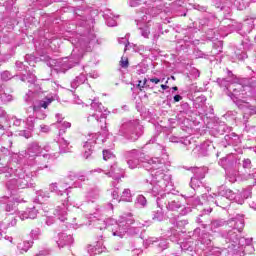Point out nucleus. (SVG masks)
Segmentation results:
<instances>
[{"mask_svg":"<svg viewBox=\"0 0 256 256\" xmlns=\"http://www.w3.org/2000/svg\"><path fill=\"white\" fill-rule=\"evenodd\" d=\"M144 163V167L151 171L152 175L150 183H147L146 187H148V191L154 197H157V195H161V193L167 190L171 183V176L165 173V163L159 158L145 159Z\"/></svg>","mask_w":256,"mask_h":256,"instance_id":"1","label":"nucleus"},{"mask_svg":"<svg viewBox=\"0 0 256 256\" xmlns=\"http://www.w3.org/2000/svg\"><path fill=\"white\" fill-rule=\"evenodd\" d=\"M94 225L102 231V229H107V225H113L112 233L114 237H120L123 239L126 235H135L137 231H134L135 227H130L133 223L131 218L122 217L118 222L113 219L105 220H93Z\"/></svg>","mask_w":256,"mask_h":256,"instance_id":"2","label":"nucleus"},{"mask_svg":"<svg viewBox=\"0 0 256 256\" xmlns=\"http://www.w3.org/2000/svg\"><path fill=\"white\" fill-rule=\"evenodd\" d=\"M92 112L90 116H88V123H96L98 127H101L102 131L107 129V116L109 115V111L105 109L103 104L99 102L93 101L91 104Z\"/></svg>","mask_w":256,"mask_h":256,"instance_id":"3","label":"nucleus"},{"mask_svg":"<svg viewBox=\"0 0 256 256\" xmlns=\"http://www.w3.org/2000/svg\"><path fill=\"white\" fill-rule=\"evenodd\" d=\"M136 22L142 37L149 39V35H151V31L149 30V27H151L149 24L151 23V15H148L147 12H138Z\"/></svg>","mask_w":256,"mask_h":256,"instance_id":"4","label":"nucleus"},{"mask_svg":"<svg viewBox=\"0 0 256 256\" xmlns=\"http://www.w3.org/2000/svg\"><path fill=\"white\" fill-rule=\"evenodd\" d=\"M53 103V98H45L44 100H40L38 102H35L33 111L37 117V119H45L47 115L41 111V109H47L49 105Z\"/></svg>","mask_w":256,"mask_h":256,"instance_id":"5","label":"nucleus"},{"mask_svg":"<svg viewBox=\"0 0 256 256\" xmlns=\"http://www.w3.org/2000/svg\"><path fill=\"white\" fill-rule=\"evenodd\" d=\"M220 195L221 196H218L217 200L215 201V204L219 205L220 203V207L223 208H225V205H223L222 203H225V201H233L237 199L235 193H233V191L230 189L223 190L222 192H220Z\"/></svg>","mask_w":256,"mask_h":256,"instance_id":"6","label":"nucleus"},{"mask_svg":"<svg viewBox=\"0 0 256 256\" xmlns=\"http://www.w3.org/2000/svg\"><path fill=\"white\" fill-rule=\"evenodd\" d=\"M99 135L98 134H88L87 136V140L84 143V149L85 150V157L86 159H88V157L91 155V147H93V145H95V143H97V139H98Z\"/></svg>","mask_w":256,"mask_h":256,"instance_id":"7","label":"nucleus"},{"mask_svg":"<svg viewBox=\"0 0 256 256\" xmlns=\"http://www.w3.org/2000/svg\"><path fill=\"white\" fill-rule=\"evenodd\" d=\"M7 187L8 189H15L16 187L18 189H27V187H29V183L25 178H17V179L10 180L7 183Z\"/></svg>","mask_w":256,"mask_h":256,"instance_id":"8","label":"nucleus"},{"mask_svg":"<svg viewBox=\"0 0 256 256\" xmlns=\"http://www.w3.org/2000/svg\"><path fill=\"white\" fill-rule=\"evenodd\" d=\"M59 239L56 241L58 247L63 248L73 245V236L61 233L58 235Z\"/></svg>","mask_w":256,"mask_h":256,"instance_id":"9","label":"nucleus"},{"mask_svg":"<svg viewBox=\"0 0 256 256\" xmlns=\"http://www.w3.org/2000/svg\"><path fill=\"white\" fill-rule=\"evenodd\" d=\"M107 175H109V177H113L115 181H119V179L123 177L124 171L123 169L119 168L117 164H114L113 166H111V169L107 173Z\"/></svg>","mask_w":256,"mask_h":256,"instance_id":"10","label":"nucleus"},{"mask_svg":"<svg viewBox=\"0 0 256 256\" xmlns=\"http://www.w3.org/2000/svg\"><path fill=\"white\" fill-rule=\"evenodd\" d=\"M37 210L35 208H28L23 212L19 213V218L21 221H25V219H36Z\"/></svg>","mask_w":256,"mask_h":256,"instance_id":"11","label":"nucleus"},{"mask_svg":"<svg viewBox=\"0 0 256 256\" xmlns=\"http://www.w3.org/2000/svg\"><path fill=\"white\" fill-rule=\"evenodd\" d=\"M54 215H56V217H58L60 221H67V205L63 203L62 207L59 206L56 209V212L54 213Z\"/></svg>","mask_w":256,"mask_h":256,"instance_id":"12","label":"nucleus"},{"mask_svg":"<svg viewBox=\"0 0 256 256\" xmlns=\"http://www.w3.org/2000/svg\"><path fill=\"white\" fill-rule=\"evenodd\" d=\"M43 153V148L39 146L37 143H33L29 148H28V155L30 157H35L37 155H41Z\"/></svg>","mask_w":256,"mask_h":256,"instance_id":"13","label":"nucleus"},{"mask_svg":"<svg viewBox=\"0 0 256 256\" xmlns=\"http://www.w3.org/2000/svg\"><path fill=\"white\" fill-rule=\"evenodd\" d=\"M88 251L90 253H94V255L103 253V251H105V247L103 246V241H98L95 246L90 245L88 247Z\"/></svg>","mask_w":256,"mask_h":256,"instance_id":"14","label":"nucleus"},{"mask_svg":"<svg viewBox=\"0 0 256 256\" xmlns=\"http://www.w3.org/2000/svg\"><path fill=\"white\" fill-rule=\"evenodd\" d=\"M86 81H87V76L85 74H80L71 82V87L72 89H77L79 85H83V83H85Z\"/></svg>","mask_w":256,"mask_h":256,"instance_id":"15","label":"nucleus"},{"mask_svg":"<svg viewBox=\"0 0 256 256\" xmlns=\"http://www.w3.org/2000/svg\"><path fill=\"white\" fill-rule=\"evenodd\" d=\"M227 83L226 79H223L221 81V85H224L228 91H233V93L231 94L234 97H237V89H241V85L240 84H232L231 86H227L225 85Z\"/></svg>","mask_w":256,"mask_h":256,"instance_id":"16","label":"nucleus"},{"mask_svg":"<svg viewBox=\"0 0 256 256\" xmlns=\"http://www.w3.org/2000/svg\"><path fill=\"white\" fill-rule=\"evenodd\" d=\"M168 211H177L178 209H181L182 205L179 200H171L166 205Z\"/></svg>","mask_w":256,"mask_h":256,"instance_id":"17","label":"nucleus"},{"mask_svg":"<svg viewBox=\"0 0 256 256\" xmlns=\"http://www.w3.org/2000/svg\"><path fill=\"white\" fill-rule=\"evenodd\" d=\"M58 143H59L61 153H69V151H70L69 142H67V140H65V138H60L58 140Z\"/></svg>","mask_w":256,"mask_h":256,"instance_id":"18","label":"nucleus"},{"mask_svg":"<svg viewBox=\"0 0 256 256\" xmlns=\"http://www.w3.org/2000/svg\"><path fill=\"white\" fill-rule=\"evenodd\" d=\"M32 246L33 242L24 241L22 243H19L17 247L20 250V253H27V250L31 249Z\"/></svg>","mask_w":256,"mask_h":256,"instance_id":"19","label":"nucleus"},{"mask_svg":"<svg viewBox=\"0 0 256 256\" xmlns=\"http://www.w3.org/2000/svg\"><path fill=\"white\" fill-rule=\"evenodd\" d=\"M121 201H126L128 203H131V201H133V195L131 194V190L124 189L121 195Z\"/></svg>","mask_w":256,"mask_h":256,"instance_id":"20","label":"nucleus"},{"mask_svg":"<svg viewBox=\"0 0 256 256\" xmlns=\"http://www.w3.org/2000/svg\"><path fill=\"white\" fill-rule=\"evenodd\" d=\"M153 219H156V221H163V208L158 207V209L154 211Z\"/></svg>","mask_w":256,"mask_h":256,"instance_id":"21","label":"nucleus"},{"mask_svg":"<svg viewBox=\"0 0 256 256\" xmlns=\"http://www.w3.org/2000/svg\"><path fill=\"white\" fill-rule=\"evenodd\" d=\"M103 159L104 161H109V159H115V154L111 152V150H104L103 151Z\"/></svg>","mask_w":256,"mask_h":256,"instance_id":"22","label":"nucleus"},{"mask_svg":"<svg viewBox=\"0 0 256 256\" xmlns=\"http://www.w3.org/2000/svg\"><path fill=\"white\" fill-rule=\"evenodd\" d=\"M136 205L145 207L147 205V199L145 198V196H143V195L138 196Z\"/></svg>","mask_w":256,"mask_h":256,"instance_id":"23","label":"nucleus"},{"mask_svg":"<svg viewBox=\"0 0 256 256\" xmlns=\"http://www.w3.org/2000/svg\"><path fill=\"white\" fill-rule=\"evenodd\" d=\"M243 227H245V222L243 219L237 220L235 222V229H237L238 233H241L243 231Z\"/></svg>","mask_w":256,"mask_h":256,"instance_id":"24","label":"nucleus"},{"mask_svg":"<svg viewBox=\"0 0 256 256\" xmlns=\"http://www.w3.org/2000/svg\"><path fill=\"white\" fill-rule=\"evenodd\" d=\"M127 163L130 169H135L139 165V160L137 158L129 159Z\"/></svg>","mask_w":256,"mask_h":256,"instance_id":"25","label":"nucleus"},{"mask_svg":"<svg viewBox=\"0 0 256 256\" xmlns=\"http://www.w3.org/2000/svg\"><path fill=\"white\" fill-rule=\"evenodd\" d=\"M155 27H156V30L152 33H153L154 40H157L159 39V35L161 33V25L157 24Z\"/></svg>","mask_w":256,"mask_h":256,"instance_id":"26","label":"nucleus"},{"mask_svg":"<svg viewBox=\"0 0 256 256\" xmlns=\"http://www.w3.org/2000/svg\"><path fill=\"white\" fill-rule=\"evenodd\" d=\"M5 209L8 213H11V211L15 210V203L14 202H8Z\"/></svg>","mask_w":256,"mask_h":256,"instance_id":"27","label":"nucleus"},{"mask_svg":"<svg viewBox=\"0 0 256 256\" xmlns=\"http://www.w3.org/2000/svg\"><path fill=\"white\" fill-rule=\"evenodd\" d=\"M141 3H143V0H129L130 7H138Z\"/></svg>","mask_w":256,"mask_h":256,"instance_id":"28","label":"nucleus"},{"mask_svg":"<svg viewBox=\"0 0 256 256\" xmlns=\"http://www.w3.org/2000/svg\"><path fill=\"white\" fill-rule=\"evenodd\" d=\"M39 235H41V231L39 229H34L31 231L32 239H39Z\"/></svg>","mask_w":256,"mask_h":256,"instance_id":"29","label":"nucleus"},{"mask_svg":"<svg viewBox=\"0 0 256 256\" xmlns=\"http://www.w3.org/2000/svg\"><path fill=\"white\" fill-rule=\"evenodd\" d=\"M229 237H230V241H233V243L239 242V237H237V234L230 232Z\"/></svg>","mask_w":256,"mask_h":256,"instance_id":"30","label":"nucleus"},{"mask_svg":"<svg viewBox=\"0 0 256 256\" xmlns=\"http://www.w3.org/2000/svg\"><path fill=\"white\" fill-rule=\"evenodd\" d=\"M120 45H125L124 51H127V45H129V40L127 38H120L119 40Z\"/></svg>","mask_w":256,"mask_h":256,"instance_id":"31","label":"nucleus"},{"mask_svg":"<svg viewBox=\"0 0 256 256\" xmlns=\"http://www.w3.org/2000/svg\"><path fill=\"white\" fill-rule=\"evenodd\" d=\"M227 163H229V158H222L219 161V165L225 169L227 167Z\"/></svg>","mask_w":256,"mask_h":256,"instance_id":"32","label":"nucleus"},{"mask_svg":"<svg viewBox=\"0 0 256 256\" xmlns=\"http://www.w3.org/2000/svg\"><path fill=\"white\" fill-rule=\"evenodd\" d=\"M120 65H121V67H123V68L129 67V60H127V58H123V57H122V59H121V61H120Z\"/></svg>","mask_w":256,"mask_h":256,"instance_id":"33","label":"nucleus"},{"mask_svg":"<svg viewBox=\"0 0 256 256\" xmlns=\"http://www.w3.org/2000/svg\"><path fill=\"white\" fill-rule=\"evenodd\" d=\"M34 121H35V119L33 117L27 118L26 123H27L29 129H33Z\"/></svg>","mask_w":256,"mask_h":256,"instance_id":"34","label":"nucleus"},{"mask_svg":"<svg viewBox=\"0 0 256 256\" xmlns=\"http://www.w3.org/2000/svg\"><path fill=\"white\" fill-rule=\"evenodd\" d=\"M243 168H244V169H249V168H251V160H250V159H244V160H243Z\"/></svg>","mask_w":256,"mask_h":256,"instance_id":"35","label":"nucleus"},{"mask_svg":"<svg viewBox=\"0 0 256 256\" xmlns=\"http://www.w3.org/2000/svg\"><path fill=\"white\" fill-rule=\"evenodd\" d=\"M111 195L113 199H119V188H114Z\"/></svg>","mask_w":256,"mask_h":256,"instance_id":"36","label":"nucleus"},{"mask_svg":"<svg viewBox=\"0 0 256 256\" xmlns=\"http://www.w3.org/2000/svg\"><path fill=\"white\" fill-rule=\"evenodd\" d=\"M69 185H71V179L66 178L65 185H60V189H67V187H69Z\"/></svg>","mask_w":256,"mask_h":256,"instance_id":"37","label":"nucleus"},{"mask_svg":"<svg viewBox=\"0 0 256 256\" xmlns=\"http://www.w3.org/2000/svg\"><path fill=\"white\" fill-rule=\"evenodd\" d=\"M71 67H73V65H67L66 62H64V64H62V68H61V71L62 73H65V71H67V69H71Z\"/></svg>","mask_w":256,"mask_h":256,"instance_id":"38","label":"nucleus"},{"mask_svg":"<svg viewBox=\"0 0 256 256\" xmlns=\"http://www.w3.org/2000/svg\"><path fill=\"white\" fill-rule=\"evenodd\" d=\"M20 135H22V137H25L26 139H29V137H31V131H22Z\"/></svg>","mask_w":256,"mask_h":256,"instance_id":"39","label":"nucleus"},{"mask_svg":"<svg viewBox=\"0 0 256 256\" xmlns=\"http://www.w3.org/2000/svg\"><path fill=\"white\" fill-rule=\"evenodd\" d=\"M142 132L139 134H131L130 139L131 141H137L139 139V136L141 135Z\"/></svg>","mask_w":256,"mask_h":256,"instance_id":"40","label":"nucleus"},{"mask_svg":"<svg viewBox=\"0 0 256 256\" xmlns=\"http://www.w3.org/2000/svg\"><path fill=\"white\" fill-rule=\"evenodd\" d=\"M192 75L194 76V79H197L200 75L199 70H197L195 68L192 69Z\"/></svg>","mask_w":256,"mask_h":256,"instance_id":"41","label":"nucleus"},{"mask_svg":"<svg viewBox=\"0 0 256 256\" xmlns=\"http://www.w3.org/2000/svg\"><path fill=\"white\" fill-rule=\"evenodd\" d=\"M39 196L42 198L49 199V193H47V192L40 191Z\"/></svg>","mask_w":256,"mask_h":256,"instance_id":"42","label":"nucleus"},{"mask_svg":"<svg viewBox=\"0 0 256 256\" xmlns=\"http://www.w3.org/2000/svg\"><path fill=\"white\" fill-rule=\"evenodd\" d=\"M40 128L42 133H48L49 131V126L41 125Z\"/></svg>","mask_w":256,"mask_h":256,"instance_id":"43","label":"nucleus"},{"mask_svg":"<svg viewBox=\"0 0 256 256\" xmlns=\"http://www.w3.org/2000/svg\"><path fill=\"white\" fill-rule=\"evenodd\" d=\"M150 83H154L155 85H159V83H161V80L159 78H151Z\"/></svg>","mask_w":256,"mask_h":256,"instance_id":"44","label":"nucleus"},{"mask_svg":"<svg viewBox=\"0 0 256 256\" xmlns=\"http://www.w3.org/2000/svg\"><path fill=\"white\" fill-rule=\"evenodd\" d=\"M50 191L53 193V191H57V183H52L49 186Z\"/></svg>","mask_w":256,"mask_h":256,"instance_id":"45","label":"nucleus"},{"mask_svg":"<svg viewBox=\"0 0 256 256\" xmlns=\"http://www.w3.org/2000/svg\"><path fill=\"white\" fill-rule=\"evenodd\" d=\"M63 129H69L71 128V122H63L62 123Z\"/></svg>","mask_w":256,"mask_h":256,"instance_id":"46","label":"nucleus"},{"mask_svg":"<svg viewBox=\"0 0 256 256\" xmlns=\"http://www.w3.org/2000/svg\"><path fill=\"white\" fill-rule=\"evenodd\" d=\"M107 25H108V27H115V25H117V23L113 20H107Z\"/></svg>","mask_w":256,"mask_h":256,"instance_id":"47","label":"nucleus"},{"mask_svg":"<svg viewBox=\"0 0 256 256\" xmlns=\"http://www.w3.org/2000/svg\"><path fill=\"white\" fill-rule=\"evenodd\" d=\"M182 99H183V97L181 95H175L174 96L175 103H179V101H181Z\"/></svg>","mask_w":256,"mask_h":256,"instance_id":"48","label":"nucleus"},{"mask_svg":"<svg viewBox=\"0 0 256 256\" xmlns=\"http://www.w3.org/2000/svg\"><path fill=\"white\" fill-rule=\"evenodd\" d=\"M142 3L145 5H151V3H155V0H142Z\"/></svg>","mask_w":256,"mask_h":256,"instance_id":"49","label":"nucleus"},{"mask_svg":"<svg viewBox=\"0 0 256 256\" xmlns=\"http://www.w3.org/2000/svg\"><path fill=\"white\" fill-rule=\"evenodd\" d=\"M145 85H147V79H144L143 83L141 81L138 83V87H145Z\"/></svg>","mask_w":256,"mask_h":256,"instance_id":"50","label":"nucleus"},{"mask_svg":"<svg viewBox=\"0 0 256 256\" xmlns=\"http://www.w3.org/2000/svg\"><path fill=\"white\" fill-rule=\"evenodd\" d=\"M9 72H4V73H2V79H4V80H7V79H9Z\"/></svg>","mask_w":256,"mask_h":256,"instance_id":"51","label":"nucleus"},{"mask_svg":"<svg viewBox=\"0 0 256 256\" xmlns=\"http://www.w3.org/2000/svg\"><path fill=\"white\" fill-rule=\"evenodd\" d=\"M195 183H199V180L197 178H191V187H193Z\"/></svg>","mask_w":256,"mask_h":256,"instance_id":"52","label":"nucleus"},{"mask_svg":"<svg viewBox=\"0 0 256 256\" xmlns=\"http://www.w3.org/2000/svg\"><path fill=\"white\" fill-rule=\"evenodd\" d=\"M250 207L256 211V200L250 203Z\"/></svg>","mask_w":256,"mask_h":256,"instance_id":"53","label":"nucleus"},{"mask_svg":"<svg viewBox=\"0 0 256 256\" xmlns=\"http://www.w3.org/2000/svg\"><path fill=\"white\" fill-rule=\"evenodd\" d=\"M205 197L207 198L208 201H212L213 202V196L209 195H203L202 198L205 199Z\"/></svg>","mask_w":256,"mask_h":256,"instance_id":"54","label":"nucleus"},{"mask_svg":"<svg viewBox=\"0 0 256 256\" xmlns=\"http://www.w3.org/2000/svg\"><path fill=\"white\" fill-rule=\"evenodd\" d=\"M246 199H249L251 197V189H246Z\"/></svg>","mask_w":256,"mask_h":256,"instance_id":"55","label":"nucleus"},{"mask_svg":"<svg viewBox=\"0 0 256 256\" xmlns=\"http://www.w3.org/2000/svg\"><path fill=\"white\" fill-rule=\"evenodd\" d=\"M35 81H37V77L34 75L31 77V79L28 80L29 83H35Z\"/></svg>","mask_w":256,"mask_h":256,"instance_id":"56","label":"nucleus"},{"mask_svg":"<svg viewBox=\"0 0 256 256\" xmlns=\"http://www.w3.org/2000/svg\"><path fill=\"white\" fill-rule=\"evenodd\" d=\"M251 243H253V238H247L246 245H251Z\"/></svg>","mask_w":256,"mask_h":256,"instance_id":"57","label":"nucleus"},{"mask_svg":"<svg viewBox=\"0 0 256 256\" xmlns=\"http://www.w3.org/2000/svg\"><path fill=\"white\" fill-rule=\"evenodd\" d=\"M5 239H6V241H9L10 243H13V237L6 236Z\"/></svg>","mask_w":256,"mask_h":256,"instance_id":"58","label":"nucleus"},{"mask_svg":"<svg viewBox=\"0 0 256 256\" xmlns=\"http://www.w3.org/2000/svg\"><path fill=\"white\" fill-rule=\"evenodd\" d=\"M56 117L58 118L57 123H61V119H63V117H61V114H56Z\"/></svg>","mask_w":256,"mask_h":256,"instance_id":"59","label":"nucleus"},{"mask_svg":"<svg viewBox=\"0 0 256 256\" xmlns=\"http://www.w3.org/2000/svg\"><path fill=\"white\" fill-rule=\"evenodd\" d=\"M161 89H164V90H165V89H169V86H167V85H165V84H162V85H161Z\"/></svg>","mask_w":256,"mask_h":256,"instance_id":"60","label":"nucleus"},{"mask_svg":"<svg viewBox=\"0 0 256 256\" xmlns=\"http://www.w3.org/2000/svg\"><path fill=\"white\" fill-rule=\"evenodd\" d=\"M78 181H85L84 176H80V177L78 178Z\"/></svg>","mask_w":256,"mask_h":256,"instance_id":"61","label":"nucleus"},{"mask_svg":"<svg viewBox=\"0 0 256 256\" xmlns=\"http://www.w3.org/2000/svg\"><path fill=\"white\" fill-rule=\"evenodd\" d=\"M16 203H23V200L15 199Z\"/></svg>","mask_w":256,"mask_h":256,"instance_id":"62","label":"nucleus"},{"mask_svg":"<svg viewBox=\"0 0 256 256\" xmlns=\"http://www.w3.org/2000/svg\"><path fill=\"white\" fill-rule=\"evenodd\" d=\"M16 65H17L18 67H21V65H23V63H21V62H16Z\"/></svg>","mask_w":256,"mask_h":256,"instance_id":"63","label":"nucleus"},{"mask_svg":"<svg viewBox=\"0 0 256 256\" xmlns=\"http://www.w3.org/2000/svg\"><path fill=\"white\" fill-rule=\"evenodd\" d=\"M44 151H49V146H45Z\"/></svg>","mask_w":256,"mask_h":256,"instance_id":"64","label":"nucleus"}]
</instances>
